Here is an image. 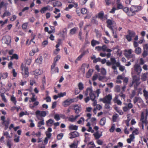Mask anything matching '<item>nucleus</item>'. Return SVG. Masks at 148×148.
Returning a JSON list of instances; mask_svg holds the SVG:
<instances>
[{"label":"nucleus","mask_w":148,"mask_h":148,"mask_svg":"<svg viewBox=\"0 0 148 148\" xmlns=\"http://www.w3.org/2000/svg\"><path fill=\"white\" fill-rule=\"evenodd\" d=\"M77 28L75 27L71 29L70 32V34L72 35H73L75 34L77 30Z\"/></svg>","instance_id":"c756f323"},{"label":"nucleus","mask_w":148,"mask_h":148,"mask_svg":"<svg viewBox=\"0 0 148 148\" xmlns=\"http://www.w3.org/2000/svg\"><path fill=\"white\" fill-rule=\"evenodd\" d=\"M61 115H60V116L58 114H56L54 115V118L56 121H58L60 120V117H62Z\"/></svg>","instance_id":"c03bdc74"},{"label":"nucleus","mask_w":148,"mask_h":148,"mask_svg":"<svg viewBox=\"0 0 148 148\" xmlns=\"http://www.w3.org/2000/svg\"><path fill=\"white\" fill-rule=\"evenodd\" d=\"M10 100L15 105H16L17 101L16 100V98L13 95L11 96Z\"/></svg>","instance_id":"5701e85b"},{"label":"nucleus","mask_w":148,"mask_h":148,"mask_svg":"<svg viewBox=\"0 0 148 148\" xmlns=\"http://www.w3.org/2000/svg\"><path fill=\"white\" fill-rule=\"evenodd\" d=\"M63 136V134L62 133H60L57 136V138L58 140L61 139Z\"/></svg>","instance_id":"052dcab7"},{"label":"nucleus","mask_w":148,"mask_h":148,"mask_svg":"<svg viewBox=\"0 0 148 148\" xmlns=\"http://www.w3.org/2000/svg\"><path fill=\"white\" fill-rule=\"evenodd\" d=\"M95 138L96 139H99L102 136V135L100 134L97 131L93 134Z\"/></svg>","instance_id":"bb28decb"},{"label":"nucleus","mask_w":148,"mask_h":148,"mask_svg":"<svg viewBox=\"0 0 148 148\" xmlns=\"http://www.w3.org/2000/svg\"><path fill=\"white\" fill-rule=\"evenodd\" d=\"M80 116L79 115H77L75 117L73 116H71L69 118V120L72 122H73L75 121Z\"/></svg>","instance_id":"4be33fe9"},{"label":"nucleus","mask_w":148,"mask_h":148,"mask_svg":"<svg viewBox=\"0 0 148 148\" xmlns=\"http://www.w3.org/2000/svg\"><path fill=\"white\" fill-rule=\"evenodd\" d=\"M92 72V71L91 70H89L86 75V77L89 78L91 75Z\"/></svg>","instance_id":"a18cd8bd"},{"label":"nucleus","mask_w":148,"mask_h":148,"mask_svg":"<svg viewBox=\"0 0 148 148\" xmlns=\"http://www.w3.org/2000/svg\"><path fill=\"white\" fill-rule=\"evenodd\" d=\"M2 42L7 45L10 44L11 42V37L9 36H4L2 39Z\"/></svg>","instance_id":"0eeeda50"},{"label":"nucleus","mask_w":148,"mask_h":148,"mask_svg":"<svg viewBox=\"0 0 148 148\" xmlns=\"http://www.w3.org/2000/svg\"><path fill=\"white\" fill-rule=\"evenodd\" d=\"M98 79L100 81H101L102 82L106 81V80H105V79H106V77L105 76H99L98 77Z\"/></svg>","instance_id":"09e8293b"},{"label":"nucleus","mask_w":148,"mask_h":148,"mask_svg":"<svg viewBox=\"0 0 148 148\" xmlns=\"http://www.w3.org/2000/svg\"><path fill=\"white\" fill-rule=\"evenodd\" d=\"M133 80L132 81V84L130 86L131 87L134 84H135L136 86H138L140 84V78L136 75H134L132 76Z\"/></svg>","instance_id":"423d86ee"},{"label":"nucleus","mask_w":148,"mask_h":148,"mask_svg":"<svg viewBox=\"0 0 148 148\" xmlns=\"http://www.w3.org/2000/svg\"><path fill=\"white\" fill-rule=\"evenodd\" d=\"M8 73H1V78L3 79H5L8 77Z\"/></svg>","instance_id":"58836bf2"},{"label":"nucleus","mask_w":148,"mask_h":148,"mask_svg":"<svg viewBox=\"0 0 148 148\" xmlns=\"http://www.w3.org/2000/svg\"><path fill=\"white\" fill-rule=\"evenodd\" d=\"M61 3L59 1H56L55 3H54L53 6L54 7L56 6L60 7L61 6Z\"/></svg>","instance_id":"ea45409f"},{"label":"nucleus","mask_w":148,"mask_h":148,"mask_svg":"<svg viewBox=\"0 0 148 148\" xmlns=\"http://www.w3.org/2000/svg\"><path fill=\"white\" fill-rule=\"evenodd\" d=\"M0 96L2 98V100L4 102L6 103L7 102V100L5 97V96L4 93H2L0 95Z\"/></svg>","instance_id":"a19ab883"},{"label":"nucleus","mask_w":148,"mask_h":148,"mask_svg":"<svg viewBox=\"0 0 148 148\" xmlns=\"http://www.w3.org/2000/svg\"><path fill=\"white\" fill-rule=\"evenodd\" d=\"M78 126L76 125H71L69 126V128L71 130H77Z\"/></svg>","instance_id":"c9c22d12"},{"label":"nucleus","mask_w":148,"mask_h":148,"mask_svg":"<svg viewBox=\"0 0 148 148\" xmlns=\"http://www.w3.org/2000/svg\"><path fill=\"white\" fill-rule=\"evenodd\" d=\"M10 123V120L9 119H7V120L5 121V122L4 123L2 122L3 125H4L5 126V129L7 130L8 128V126Z\"/></svg>","instance_id":"b1692460"},{"label":"nucleus","mask_w":148,"mask_h":148,"mask_svg":"<svg viewBox=\"0 0 148 148\" xmlns=\"http://www.w3.org/2000/svg\"><path fill=\"white\" fill-rule=\"evenodd\" d=\"M42 60V58L41 56L39 57L35 60L36 62L39 64H41Z\"/></svg>","instance_id":"f704fd0d"},{"label":"nucleus","mask_w":148,"mask_h":148,"mask_svg":"<svg viewBox=\"0 0 148 148\" xmlns=\"http://www.w3.org/2000/svg\"><path fill=\"white\" fill-rule=\"evenodd\" d=\"M34 74L35 75H38L41 74V72L39 69H36L34 71Z\"/></svg>","instance_id":"4d7b16f0"},{"label":"nucleus","mask_w":148,"mask_h":148,"mask_svg":"<svg viewBox=\"0 0 148 148\" xmlns=\"http://www.w3.org/2000/svg\"><path fill=\"white\" fill-rule=\"evenodd\" d=\"M130 138L127 139V142L128 143H130L134 138V135L133 134H132L130 136Z\"/></svg>","instance_id":"393cba45"},{"label":"nucleus","mask_w":148,"mask_h":148,"mask_svg":"<svg viewBox=\"0 0 148 148\" xmlns=\"http://www.w3.org/2000/svg\"><path fill=\"white\" fill-rule=\"evenodd\" d=\"M51 70L53 73H58L59 72V69L58 67H56V66L52 67V65L51 66Z\"/></svg>","instance_id":"a878e982"},{"label":"nucleus","mask_w":148,"mask_h":148,"mask_svg":"<svg viewBox=\"0 0 148 148\" xmlns=\"http://www.w3.org/2000/svg\"><path fill=\"white\" fill-rule=\"evenodd\" d=\"M119 117V115L117 114H115L113 115L112 116V120L113 122H115L116 121L117 119Z\"/></svg>","instance_id":"49530a36"},{"label":"nucleus","mask_w":148,"mask_h":148,"mask_svg":"<svg viewBox=\"0 0 148 148\" xmlns=\"http://www.w3.org/2000/svg\"><path fill=\"white\" fill-rule=\"evenodd\" d=\"M66 1L69 3H73L75 5V7H77L78 6V4L77 3H74V2L73 0H66Z\"/></svg>","instance_id":"864d4df0"},{"label":"nucleus","mask_w":148,"mask_h":148,"mask_svg":"<svg viewBox=\"0 0 148 148\" xmlns=\"http://www.w3.org/2000/svg\"><path fill=\"white\" fill-rule=\"evenodd\" d=\"M78 86L79 89L80 90H83L84 88V85L82 82H79L78 83Z\"/></svg>","instance_id":"4c0bfd02"},{"label":"nucleus","mask_w":148,"mask_h":148,"mask_svg":"<svg viewBox=\"0 0 148 148\" xmlns=\"http://www.w3.org/2000/svg\"><path fill=\"white\" fill-rule=\"evenodd\" d=\"M12 86V83L10 82H8L7 84V87H8V88H7V90L9 91L11 89V87Z\"/></svg>","instance_id":"6e6d98bb"},{"label":"nucleus","mask_w":148,"mask_h":148,"mask_svg":"<svg viewBox=\"0 0 148 148\" xmlns=\"http://www.w3.org/2000/svg\"><path fill=\"white\" fill-rule=\"evenodd\" d=\"M95 32L96 34V36L97 38H100L101 36V33L97 29H95Z\"/></svg>","instance_id":"e433bc0d"},{"label":"nucleus","mask_w":148,"mask_h":148,"mask_svg":"<svg viewBox=\"0 0 148 148\" xmlns=\"http://www.w3.org/2000/svg\"><path fill=\"white\" fill-rule=\"evenodd\" d=\"M106 119L105 117L102 118L100 121V124L101 126L104 125L106 122Z\"/></svg>","instance_id":"c85d7f7f"},{"label":"nucleus","mask_w":148,"mask_h":148,"mask_svg":"<svg viewBox=\"0 0 148 148\" xmlns=\"http://www.w3.org/2000/svg\"><path fill=\"white\" fill-rule=\"evenodd\" d=\"M112 99V95L109 94L102 98H100L99 101L105 103L111 104V101Z\"/></svg>","instance_id":"7ed1b4c3"},{"label":"nucleus","mask_w":148,"mask_h":148,"mask_svg":"<svg viewBox=\"0 0 148 148\" xmlns=\"http://www.w3.org/2000/svg\"><path fill=\"white\" fill-rule=\"evenodd\" d=\"M141 8V7L140 6H136L132 5L130 8V11L132 13H134L139 11Z\"/></svg>","instance_id":"9d476101"},{"label":"nucleus","mask_w":148,"mask_h":148,"mask_svg":"<svg viewBox=\"0 0 148 148\" xmlns=\"http://www.w3.org/2000/svg\"><path fill=\"white\" fill-rule=\"evenodd\" d=\"M27 23H24L22 25V27L23 29H26L27 26Z\"/></svg>","instance_id":"e2e57ef3"},{"label":"nucleus","mask_w":148,"mask_h":148,"mask_svg":"<svg viewBox=\"0 0 148 148\" xmlns=\"http://www.w3.org/2000/svg\"><path fill=\"white\" fill-rule=\"evenodd\" d=\"M75 99H68L65 100V105H69L71 103L75 102Z\"/></svg>","instance_id":"a211bd4d"},{"label":"nucleus","mask_w":148,"mask_h":148,"mask_svg":"<svg viewBox=\"0 0 148 148\" xmlns=\"http://www.w3.org/2000/svg\"><path fill=\"white\" fill-rule=\"evenodd\" d=\"M114 90L115 92H119L120 91V88L119 86L116 85L114 88Z\"/></svg>","instance_id":"603ef678"},{"label":"nucleus","mask_w":148,"mask_h":148,"mask_svg":"<svg viewBox=\"0 0 148 148\" xmlns=\"http://www.w3.org/2000/svg\"><path fill=\"white\" fill-rule=\"evenodd\" d=\"M99 44V42L98 41L95 40L94 39L92 40L91 42V45L93 47H94L96 45H98Z\"/></svg>","instance_id":"7c9ffc66"},{"label":"nucleus","mask_w":148,"mask_h":148,"mask_svg":"<svg viewBox=\"0 0 148 148\" xmlns=\"http://www.w3.org/2000/svg\"><path fill=\"white\" fill-rule=\"evenodd\" d=\"M101 72L102 74L103 75L106 74V71L104 68H102L101 69Z\"/></svg>","instance_id":"338daca9"},{"label":"nucleus","mask_w":148,"mask_h":148,"mask_svg":"<svg viewBox=\"0 0 148 148\" xmlns=\"http://www.w3.org/2000/svg\"><path fill=\"white\" fill-rule=\"evenodd\" d=\"M49 6H47L42 8L40 10V12L42 14L44 13L45 11L48 10V7Z\"/></svg>","instance_id":"2f4dec72"},{"label":"nucleus","mask_w":148,"mask_h":148,"mask_svg":"<svg viewBox=\"0 0 148 148\" xmlns=\"http://www.w3.org/2000/svg\"><path fill=\"white\" fill-rule=\"evenodd\" d=\"M70 108H73L75 110V112L78 114L81 111L82 108L80 106L77 104L73 105L70 106Z\"/></svg>","instance_id":"6e6552de"},{"label":"nucleus","mask_w":148,"mask_h":148,"mask_svg":"<svg viewBox=\"0 0 148 148\" xmlns=\"http://www.w3.org/2000/svg\"><path fill=\"white\" fill-rule=\"evenodd\" d=\"M70 138H73L79 136V133L76 131H74L70 133L69 135Z\"/></svg>","instance_id":"f8f14e48"},{"label":"nucleus","mask_w":148,"mask_h":148,"mask_svg":"<svg viewBox=\"0 0 148 148\" xmlns=\"http://www.w3.org/2000/svg\"><path fill=\"white\" fill-rule=\"evenodd\" d=\"M128 33L129 34V35L132 37H133L135 36V33L133 31L129 30L128 31Z\"/></svg>","instance_id":"72a5a7b5"},{"label":"nucleus","mask_w":148,"mask_h":148,"mask_svg":"<svg viewBox=\"0 0 148 148\" xmlns=\"http://www.w3.org/2000/svg\"><path fill=\"white\" fill-rule=\"evenodd\" d=\"M12 143L11 140H8V141L7 142V145L9 148H12Z\"/></svg>","instance_id":"8fccbe9b"},{"label":"nucleus","mask_w":148,"mask_h":148,"mask_svg":"<svg viewBox=\"0 0 148 148\" xmlns=\"http://www.w3.org/2000/svg\"><path fill=\"white\" fill-rule=\"evenodd\" d=\"M128 102H130L128 104L124 103L126 106L123 107V110L124 112H126L128 111L130 109H131L133 107V105L132 103H131V100L130 99H128L127 100Z\"/></svg>","instance_id":"39448f33"},{"label":"nucleus","mask_w":148,"mask_h":148,"mask_svg":"<svg viewBox=\"0 0 148 148\" xmlns=\"http://www.w3.org/2000/svg\"><path fill=\"white\" fill-rule=\"evenodd\" d=\"M104 14L103 12H100L98 14V17L101 19H102L103 18Z\"/></svg>","instance_id":"680f3d73"},{"label":"nucleus","mask_w":148,"mask_h":148,"mask_svg":"<svg viewBox=\"0 0 148 148\" xmlns=\"http://www.w3.org/2000/svg\"><path fill=\"white\" fill-rule=\"evenodd\" d=\"M75 5L71 4L69 5L68 7L65 8V10L68 11L69 9L73 7Z\"/></svg>","instance_id":"69168bd1"},{"label":"nucleus","mask_w":148,"mask_h":148,"mask_svg":"<svg viewBox=\"0 0 148 148\" xmlns=\"http://www.w3.org/2000/svg\"><path fill=\"white\" fill-rule=\"evenodd\" d=\"M20 67L23 76L25 78L28 77L29 73L28 67L26 66V64H23V63L21 64Z\"/></svg>","instance_id":"f257e3e1"},{"label":"nucleus","mask_w":148,"mask_h":148,"mask_svg":"<svg viewBox=\"0 0 148 148\" xmlns=\"http://www.w3.org/2000/svg\"><path fill=\"white\" fill-rule=\"evenodd\" d=\"M148 52L147 50H144L142 54V55L143 58L146 57L147 55Z\"/></svg>","instance_id":"5fc2aeb1"},{"label":"nucleus","mask_w":148,"mask_h":148,"mask_svg":"<svg viewBox=\"0 0 148 148\" xmlns=\"http://www.w3.org/2000/svg\"><path fill=\"white\" fill-rule=\"evenodd\" d=\"M143 102V100L140 97H136L133 99V103L134 104H135L136 102L142 104Z\"/></svg>","instance_id":"4468645a"},{"label":"nucleus","mask_w":148,"mask_h":148,"mask_svg":"<svg viewBox=\"0 0 148 148\" xmlns=\"http://www.w3.org/2000/svg\"><path fill=\"white\" fill-rule=\"evenodd\" d=\"M147 73H143L141 76V80L143 81H145L147 78Z\"/></svg>","instance_id":"412c9836"},{"label":"nucleus","mask_w":148,"mask_h":148,"mask_svg":"<svg viewBox=\"0 0 148 148\" xmlns=\"http://www.w3.org/2000/svg\"><path fill=\"white\" fill-rule=\"evenodd\" d=\"M36 115H40L42 117H45L46 115V113L45 111H40L38 110H37L36 112Z\"/></svg>","instance_id":"2eb2a0df"},{"label":"nucleus","mask_w":148,"mask_h":148,"mask_svg":"<svg viewBox=\"0 0 148 148\" xmlns=\"http://www.w3.org/2000/svg\"><path fill=\"white\" fill-rule=\"evenodd\" d=\"M125 51L127 52V53H126L125 54L126 57L128 58H135V55L131 54L132 52V50L131 49H129L127 51Z\"/></svg>","instance_id":"ddd939ff"},{"label":"nucleus","mask_w":148,"mask_h":148,"mask_svg":"<svg viewBox=\"0 0 148 148\" xmlns=\"http://www.w3.org/2000/svg\"><path fill=\"white\" fill-rule=\"evenodd\" d=\"M60 56L59 55H57L56 57H55L54 58V61L52 64V67H53L55 66H56V65L57 62L60 59Z\"/></svg>","instance_id":"6ab92c4d"},{"label":"nucleus","mask_w":148,"mask_h":148,"mask_svg":"<svg viewBox=\"0 0 148 148\" xmlns=\"http://www.w3.org/2000/svg\"><path fill=\"white\" fill-rule=\"evenodd\" d=\"M119 96L118 95H116L115 97H114L113 99V101L114 103H116L119 105H121L122 104V102L121 101L118 99Z\"/></svg>","instance_id":"dca6fc26"},{"label":"nucleus","mask_w":148,"mask_h":148,"mask_svg":"<svg viewBox=\"0 0 148 148\" xmlns=\"http://www.w3.org/2000/svg\"><path fill=\"white\" fill-rule=\"evenodd\" d=\"M115 110L120 115H123V112L121 110H119L118 107H116L114 108Z\"/></svg>","instance_id":"37998d69"},{"label":"nucleus","mask_w":148,"mask_h":148,"mask_svg":"<svg viewBox=\"0 0 148 148\" xmlns=\"http://www.w3.org/2000/svg\"><path fill=\"white\" fill-rule=\"evenodd\" d=\"M135 53L137 54H140L141 52V49L140 47L136 48L135 50Z\"/></svg>","instance_id":"473e14b6"},{"label":"nucleus","mask_w":148,"mask_h":148,"mask_svg":"<svg viewBox=\"0 0 148 148\" xmlns=\"http://www.w3.org/2000/svg\"><path fill=\"white\" fill-rule=\"evenodd\" d=\"M88 94H89L90 99L92 101H94V100L95 99L96 96L94 94L92 89L90 88H87L85 93L84 95L86 96H87Z\"/></svg>","instance_id":"f03ea898"},{"label":"nucleus","mask_w":148,"mask_h":148,"mask_svg":"<svg viewBox=\"0 0 148 148\" xmlns=\"http://www.w3.org/2000/svg\"><path fill=\"white\" fill-rule=\"evenodd\" d=\"M107 26L110 29L112 30L113 34H114V32L113 31L112 26L115 25V22L113 21L110 20H108L107 21Z\"/></svg>","instance_id":"1a4fd4ad"},{"label":"nucleus","mask_w":148,"mask_h":148,"mask_svg":"<svg viewBox=\"0 0 148 148\" xmlns=\"http://www.w3.org/2000/svg\"><path fill=\"white\" fill-rule=\"evenodd\" d=\"M148 115V110L147 109H146L144 111L142 112L140 120L143 123H145L146 122Z\"/></svg>","instance_id":"20e7f679"},{"label":"nucleus","mask_w":148,"mask_h":148,"mask_svg":"<svg viewBox=\"0 0 148 148\" xmlns=\"http://www.w3.org/2000/svg\"><path fill=\"white\" fill-rule=\"evenodd\" d=\"M54 122V121L52 119H50L46 122V125L47 126H51Z\"/></svg>","instance_id":"aec40b11"},{"label":"nucleus","mask_w":148,"mask_h":148,"mask_svg":"<svg viewBox=\"0 0 148 148\" xmlns=\"http://www.w3.org/2000/svg\"><path fill=\"white\" fill-rule=\"evenodd\" d=\"M143 96L145 97V99L147 100L148 99V91H147L145 89L143 90Z\"/></svg>","instance_id":"cd10ccee"},{"label":"nucleus","mask_w":148,"mask_h":148,"mask_svg":"<svg viewBox=\"0 0 148 148\" xmlns=\"http://www.w3.org/2000/svg\"><path fill=\"white\" fill-rule=\"evenodd\" d=\"M134 70L136 72L137 74L139 75L140 74L142 71L141 67L138 64H135L134 66Z\"/></svg>","instance_id":"9b49d317"},{"label":"nucleus","mask_w":148,"mask_h":148,"mask_svg":"<svg viewBox=\"0 0 148 148\" xmlns=\"http://www.w3.org/2000/svg\"><path fill=\"white\" fill-rule=\"evenodd\" d=\"M18 55L16 53L14 54L11 57V59H15L18 60Z\"/></svg>","instance_id":"de8ad7c7"},{"label":"nucleus","mask_w":148,"mask_h":148,"mask_svg":"<svg viewBox=\"0 0 148 148\" xmlns=\"http://www.w3.org/2000/svg\"><path fill=\"white\" fill-rule=\"evenodd\" d=\"M91 21L92 23L93 24H98V21L96 20V18L94 17L92 18Z\"/></svg>","instance_id":"0e129e2a"},{"label":"nucleus","mask_w":148,"mask_h":148,"mask_svg":"<svg viewBox=\"0 0 148 148\" xmlns=\"http://www.w3.org/2000/svg\"><path fill=\"white\" fill-rule=\"evenodd\" d=\"M44 121V119H42V120L39 121L38 124V127H40L42 125H44L45 124Z\"/></svg>","instance_id":"79ce46f5"},{"label":"nucleus","mask_w":148,"mask_h":148,"mask_svg":"<svg viewBox=\"0 0 148 148\" xmlns=\"http://www.w3.org/2000/svg\"><path fill=\"white\" fill-rule=\"evenodd\" d=\"M110 61L112 65H115L116 66H119L120 65V63L119 62H116L115 58H110Z\"/></svg>","instance_id":"f3484780"},{"label":"nucleus","mask_w":148,"mask_h":148,"mask_svg":"<svg viewBox=\"0 0 148 148\" xmlns=\"http://www.w3.org/2000/svg\"><path fill=\"white\" fill-rule=\"evenodd\" d=\"M132 37L131 36H130L129 35H126V39L129 41H130L132 40Z\"/></svg>","instance_id":"774afa93"},{"label":"nucleus","mask_w":148,"mask_h":148,"mask_svg":"<svg viewBox=\"0 0 148 148\" xmlns=\"http://www.w3.org/2000/svg\"><path fill=\"white\" fill-rule=\"evenodd\" d=\"M70 147L71 148H77V144L76 143H73L70 145Z\"/></svg>","instance_id":"3c124183"},{"label":"nucleus","mask_w":148,"mask_h":148,"mask_svg":"<svg viewBox=\"0 0 148 148\" xmlns=\"http://www.w3.org/2000/svg\"><path fill=\"white\" fill-rule=\"evenodd\" d=\"M81 12L83 14H86L87 13V10L85 8H83L81 10Z\"/></svg>","instance_id":"13d9d810"},{"label":"nucleus","mask_w":148,"mask_h":148,"mask_svg":"<svg viewBox=\"0 0 148 148\" xmlns=\"http://www.w3.org/2000/svg\"><path fill=\"white\" fill-rule=\"evenodd\" d=\"M45 134L47 136L46 138H50L52 135V134L51 133H49L47 132H46Z\"/></svg>","instance_id":"bf43d9fd"}]
</instances>
